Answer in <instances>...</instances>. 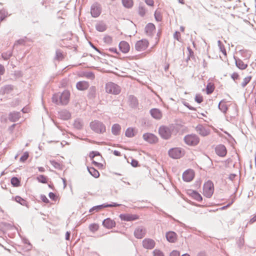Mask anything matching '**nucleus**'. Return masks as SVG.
<instances>
[{"label":"nucleus","mask_w":256,"mask_h":256,"mask_svg":"<svg viewBox=\"0 0 256 256\" xmlns=\"http://www.w3.org/2000/svg\"><path fill=\"white\" fill-rule=\"evenodd\" d=\"M70 92L65 90L62 93L55 94L52 97V102L57 105H66L70 100Z\"/></svg>","instance_id":"1"},{"label":"nucleus","mask_w":256,"mask_h":256,"mask_svg":"<svg viewBox=\"0 0 256 256\" xmlns=\"http://www.w3.org/2000/svg\"><path fill=\"white\" fill-rule=\"evenodd\" d=\"M90 128L97 134H103L106 132V126L101 122L94 120L90 124Z\"/></svg>","instance_id":"2"},{"label":"nucleus","mask_w":256,"mask_h":256,"mask_svg":"<svg viewBox=\"0 0 256 256\" xmlns=\"http://www.w3.org/2000/svg\"><path fill=\"white\" fill-rule=\"evenodd\" d=\"M105 88L106 92L114 95L118 94L121 92L120 87L112 82L106 83Z\"/></svg>","instance_id":"3"},{"label":"nucleus","mask_w":256,"mask_h":256,"mask_svg":"<svg viewBox=\"0 0 256 256\" xmlns=\"http://www.w3.org/2000/svg\"><path fill=\"white\" fill-rule=\"evenodd\" d=\"M204 194L206 198H210L214 192V186L212 182L210 180L206 182L203 187Z\"/></svg>","instance_id":"4"},{"label":"nucleus","mask_w":256,"mask_h":256,"mask_svg":"<svg viewBox=\"0 0 256 256\" xmlns=\"http://www.w3.org/2000/svg\"><path fill=\"white\" fill-rule=\"evenodd\" d=\"M184 141L188 145L195 146L198 144L200 139L196 134H190L184 137Z\"/></svg>","instance_id":"5"},{"label":"nucleus","mask_w":256,"mask_h":256,"mask_svg":"<svg viewBox=\"0 0 256 256\" xmlns=\"http://www.w3.org/2000/svg\"><path fill=\"white\" fill-rule=\"evenodd\" d=\"M158 132L160 136L164 140L169 139L172 136L170 129L166 126H161L159 128Z\"/></svg>","instance_id":"6"},{"label":"nucleus","mask_w":256,"mask_h":256,"mask_svg":"<svg viewBox=\"0 0 256 256\" xmlns=\"http://www.w3.org/2000/svg\"><path fill=\"white\" fill-rule=\"evenodd\" d=\"M169 156L174 159L180 158L184 155L182 149L180 148H170L168 152Z\"/></svg>","instance_id":"7"},{"label":"nucleus","mask_w":256,"mask_h":256,"mask_svg":"<svg viewBox=\"0 0 256 256\" xmlns=\"http://www.w3.org/2000/svg\"><path fill=\"white\" fill-rule=\"evenodd\" d=\"M149 42L146 39H142L138 41L135 44V48L136 50L141 52L144 50L148 46Z\"/></svg>","instance_id":"8"},{"label":"nucleus","mask_w":256,"mask_h":256,"mask_svg":"<svg viewBox=\"0 0 256 256\" xmlns=\"http://www.w3.org/2000/svg\"><path fill=\"white\" fill-rule=\"evenodd\" d=\"M102 8L100 4L95 3L91 6L90 13L93 18L98 17L101 14Z\"/></svg>","instance_id":"9"},{"label":"nucleus","mask_w":256,"mask_h":256,"mask_svg":"<svg viewBox=\"0 0 256 256\" xmlns=\"http://www.w3.org/2000/svg\"><path fill=\"white\" fill-rule=\"evenodd\" d=\"M194 177V173L192 170H186L182 174V179L184 182H191Z\"/></svg>","instance_id":"10"},{"label":"nucleus","mask_w":256,"mask_h":256,"mask_svg":"<svg viewBox=\"0 0 256 256\" xmlns=\"http://www.w3.org/2000/svg\"><path fill=\"white\" fill-rule=\"evenodd\" d=\"M142 137L146 141L150 144H155L158 141L157 136L151 133H145Z\"/></svg>","instance_id":"11"},{"label":"nucleus","mask_w":256,"mask_h":256,"mask_svg":"<svg viewBox=\"0 0 256 256\" xmlns=\"http://www.w3.org/2000/svg\"><path fill=\"white\" fill-rule=\"evenodd\" d=\"M119 216L122 220L126 222L134 221L138 219L139 218L138 216L136 214H120Z\"/></svg>","instance_id":"12"},{"label":"nucleus","mask_w":256,"mask_h":256,"mask_svg":"<svg viewBox=\"0 0 256 256\" xmlns=\"http://www.w3.org/2000/svg\"><path fill=\"white\" fill-rule=\"evenodd\" d=\"M216 154L220 156L224 157L226 156L227 150L226 146L223 144H219L215 148Z\"/></svg>","instance_id":"13"},{"label":"nucleus","mask_w":256,"mask_h":256,"mask_svg":"<svg viewBox=\"0 0 256 256\" xmlns=\"http://www.w3.org/2000/svg\"><path fill=\"white\" fill-rule=\"evenodd\" d=\"M196 132L201 136H205L210 134V130L202 124H198L196 128Z\"/></svg>","instance_id":"14"},{"label":"nucleus","mask_w":256,"mask_h":256,"mask_svg":"<svg viewBox=\"0 0 256 256\" xmlns=\"http://www.w3.org/2000/svg\"><path fill=\"white\" fill-rule=\"evenodd\" d=\"M146 233V228L142 226H140L135 230L134 232V236L136 238L141 239L144 236Z\"/></svg>","instance_id":"15"},{"label":"nucleus","mask_w":256,"mask_h":256,"mask_svg":"<svg viewBox=\"0 0 256 256\" xmlns=\"http://www.w3.org/2000/svg\"><path fill=\"white\" fill-rule=\"evenodd\" d=\"M155 244V242L150 238H145L142 240V246L146 249H152L154 247Z\"/></svg>","instance_id":"16"},{"label":"nucleus","mask_w":256,"mask_h":256,"mask_svg":"<svg viewBox=\"0 0 256 256\" xmlns=\"http://www.w3.org/2000/svg\"><path fill=\"white\" fill-rule=\"evenodd\" d=\"M116 225V222L110 218H106L102 222V226L108 229H110L115 227Z\"/></svg>","instance_id":"17"},{"label":"nucleus","mask_w":256,"mask_h":256,"mask_svg":"<svg viewBox=\"0 0 256 256\" xmlns=\"http://www.w3.org/2000/svg\"><path fill=\"white\" fill-rule=\"evenodd\" d=\"M156 29V26L154 24L150 22L148 23L144 28L145 32L146 35L150 36H153V32Z\"/></svg>","instance_id":"18"},{"label":"nucleus","mask_w":256,"mask_h":256,"mask_svg":"<svg viewBox=\"0 0 256 256\" xmlns=\"http://www.w3.org/2000/svg\"><path fill=\"white\" fill-rule=\"evenodd\" d=\"M120 50L123 53L126 54L130 50V46L128 43L126 41H122L120 42L119 45Z\"/></svg>","instance_id":"19"},{"label":"nucleus","mask_w":256,"mask_h":256,"mask_svg":"<svg viewBox=\"0 0 256 256\" xmlns=\"http://www.w3.org/2000/svg\"><path fill=\"white\" fill-rule=\"evenodd\" d=\"M150 114L156 120H160L162 117L161 111L156 108H152L150 110Z\"/></svg>","instance_id":"20"},{"label":"nucleus","mask_w":256,"mask_h":256,"mask_svg":"<svg viewBox=\"0 0 256 256\" xmlns=\"http://www.w3.org/2000/svg\"><path fill=\"white\" fill-rule=\"evenodd\" d=\"M166 236L168 242H174L176 240L177 234L174 232L170 231L166 233Z\"/></svg>","instance_id":"21"},{"label":"nucleus","mask_w":256,"mask_h":256,"mask_svg":"<svg viewBox=\"0 0 256 256\" xmlns=\"http://www.w3.org/2000/svg\"><path fill=\"white\" fill-rule=\"evenodd\" d=\"M234 59L236 66L238 68L242 70H245L247 68L248 64H244L242 60H241L240 58L234 56Z\"/></svg>","instance_id":"22"},{"label":"nucleus","mask_w":256,"mask_h":256,"mask_svg":"<svg viewBox=\"0 0 256 256\" xmlns=\"http://www.w3.org/2000/svg\"><path fill=\"white\" fill-rule=\"evenodd\" d=\"M128 102L130 106L132 108H136L138 104V102L137 98L132 95H130L129 96Z\"/></svg>","instance_id":"23"},{"label":"nucleus","mask_w":256,"mask_h":256,"mask_svg":"<svg viewBox=\"0 0 256 256\" xmlns=\"http://www.w3.org/2000/svg\"><path fill=\"white\" fill-rule=\"evenodd\" d=\"M20 117V112H12L8 114V120L12 122H17Z\"/></svg>","instance_id":"24"},{"label":"nucleus","mask_w":256,"mask_h":256,"mask_svg":"<svg viewBox=\"0 0 256 256\" xmlns=\"http://www.w3.org/2000/svg\"><path fill=\"white\" fill-rule=\"evenodd\" d=\"M58 116L60 118L66 120L70 118L71 114L66 110H63L58 112Z\"/></svg>","instance_id":"25"},{"label":"nucleus","mask_w":256,"mask_h":256,"mask_svg":"<svg viewBox=\"0 0 256 256\" xmlns=\"http://www.w3.org/2000/svg\"><path fill=\"white\" fill-rule=\"evenodd\" d=\"M89 87V84L86 81H80L76 84V88L80 90H84Z\"/></svg>","instance_id":"26"},{"label":"nucleus","mask_w":256,"mask_h":256,"mask_svg":"<svg viewBox=\"0 0 256 256\" xmlns=\"http://www.w3.org/2000/svg\"><path fill=\"white\" fill-rule=\"evenodd\" d=\"M189 194L196 200L198 202H202V196L196 190H190Z\"/></svg>","instance_id":"27"},{"label":"nucleus","mask_w":256,"mask_h":256,"mask_svg":"<svg viewBox=\"0 0 256 256\" xmlns=\"http://www.w3.org/2000/svg\"><path fill=\"white\" fill-rule=\"evenodd\" d=\"M96 96V88L95 86H91L88 94V97L89 99L94 100Z\"/></svg>","instance_id":"28"},{"label":"nucleus","mask_w":256,"mask_h":256,"mask_svg":"<svg viewBox=\"0 0 256 256\" xmlns=\"http://www.w3.org/2000/svg\"><path fill=\"white\" fill-rule=\"evenodd\" d=\"M121 130V126L118 124H115L112 127V132L114 136H118Z\"/></svg>","instance_id":"29"},{"label":"nucleus","mask_w":256,"mask_h":256,"mask_svg":"<svg viewBox=\"0 0 256 256\" xmlns=\"http://www.w3.org/2000/svg\"><path fill=\"white\" fill-rule=\"evenodd\" d=\"M218 109L224 114H226L228 110V107L226 104L224 100H222L218 105Z\"/></svg>","instance_id":"30"},{"label":"nucleus","mask_w":256,"mask_h":256,"mask_svg":"<svg viewBox=\"0 0 256 256\" xmlns=\"http://www.w3.org/2000/svg\"><path fill=\"white\" fill-rule=\"evenodd\" d=\"M88 170L89 173L94 178H98L100 176L98 171L93 167H88Z\"/></svg>","instance_id":"31"},{"label":"nucleus","mask_w":256,"mask_h":256,"mask_svg":"<svg viewBox=\"0 0 256 256\" xmlns=\"http://www.w3.org/2000/svg\"><path fill=\"white\" fill-rule=\"evenodd\" d=\"M135 128H128L126 129L125 136L128 138H132L136 136Z\"/></svg>","instance_id":"32"},{"label":"nucleus","mask_w":256,"mask_h":256,"mask_svg":"<svg viewBox=\"0 0 256 256\" xmlns=\"http://www.w3.org/2000/svg\"><path fill=\"white\" fill-rule=\"evenodd\" d=\"M107 26L103 22H100L96 25V30L100 32H103L106 30Z\"/></svg>","instance_id":"33"},{"label":"nucleus","mask_w":256,"mask_h":256,"mask_svg":"<svg viewBox=\"0 0 256 256\" xmlns=\"http://www.w3.org/2000/svg\"><path fill=\"white\" fill-rule=\"evenodd\" d=\"M123 6L127 8H130L133 6V0H122Z\"/></svg>","instance_id":"34"},{"label":"nucleus","mask_w":256,"mask_h":256,"mask_svg":"<svg viewBox=\"0 0 256 256\" xmlns=\"http://www.w3.org/2000/svg\"><path fill=\"white\" fill-rule=\"evenodd\" d=\"M14 200L17 202L18 203H19L22 206H27V202L26 201L20 197V196H16L14 198Z\"/></svg>","instance_id":"35"},{"label":"nucleus","mask_w":256,"mask_h":256,"mask_svg":"<svg viewBox=\"0 0 256 256\" xmlns=\"http://www.w3.org/2000/svg\"><path fill=\"white\" fill-rule=\"evenodd\" d=\"M11 184L14 187H18L20 184V180L16 176H13L10 180Z\"/></svg>","instance_id":"36"},{"label":"nucleus","mask_w":256,"mask_h":256,"mask_svg":"<svg viewBox=\"0 0 256 256\" xmlns=\"http://www.w3.org/2000/svg\"><path fill=\"white\" fill-rule=\"evenodd\" d=\"M83 125L82 121L80 119H76L75 120L74 124V128H76L77 130L82 129Z\"/></svg>","instance_id":"37"},{"label":"nucleus","mask_w":256,"mask_h":256,"mask_svg":"<svg viewBox=\"0 0 256 256\" xmlns=\"http://www.w3.org/2000/svg\"><path fill=\"white\" fill-rule=\"evenodd\" d=\"M36 180L42 184H46L48 182V178L43 174H40L36 177Z\"/></svg>","instance_id":"38"},{"label":"nucleus","mask_w":256,"mask_h":256,"mask_svg":"<svg viewBox=\"0 0 256 256\" xmlns=\"http://www.w3.org/2000/svg\"><path fill=\"white\" fill-rule=\"evenodd\" d=\"M138 13L142 17L144 16L146 14V9L142 4H140L139 5Z\"/></svg>","instance_id":"39"},{"label":"nucleus","mask_w":256,"mask_h":256,"mask_svg":"<svg viewBox=\"0 0 256 256\" xmlns=\"http://www.w3.org/2000/svg\"><path fill=\"white\" fill-rule=\"evenodd\" d=\"M252 76H248L245 78L242 83L241 84V86L242 88H244L250 82V80H252Z\"/></svg>","instance_id":"40"},{"label":"nucleus","mask_w":256,"mask_h":256,"mask_svg":"<svg viewBox=\"0 0 256 256\" xmlns=\"http://www.w3.org/2000/svg\"><path fill=\"white\" fill-rule=\"evenodd\" d=\"M218 46L219 47V48H220V50L222 52V53L224 56H226V50L225 49L224 45L222 44L221 41L220 40H218Z\"/></svg>","instance_id":"41"},{"label":"nucleus","mask_w":256,"mask_h":256,"mask_svg":"<svg viewBox=\"0 0 256 256\" xmlns=\"http://www.w3.org/2000/svg\"><path fill=\"white\" fill-rule=\"evenodd\" d=\"M8 16V12L4 10H0V22L3 21Z\"/></svg>","instance_id":"42"},{"label":"nucleus","mask_w":256,"mask_h":256,"mask_svg":"<svg viewBox=\"0 0 256 256\" xmlns=\"http://www.w3.org/2000/svg\"><path fill=\"white\" fill-rule=\"evenodd\" d=\"M214 90V87L212 84H208L206 87V92L208 94H211Z\"/></svg>","instance_id":"43"},{"label":"nucleus","mask_w":256,"mask_h":256,"mask_svg":"<svg viewBox=\"0 0 256 256\" xmlns=\"http://www.w3.org/2000/svg\"><path fill=\"white\" fill-rule=\"evenodd\" d=\"M99 226L97 224H92L89 226V229L92 232H95L98 230Z\"/></svg>","instance_id":"44"},{"label":"nucleus","mask_w":256,"mask_h":256,"mask_svg":"<svg viewBox=\"0 0 256 256\" xmlns=\"http://www.w3.org/2000/svg\"><path fill=\"white\" fill-rule=\"evenodd\" d=\"M12 52H7L6 53L2 54V56L4 60H8L12 56Z\"/></svg>","instance_id":"45"},{"label":"nucleus","mask_w":256,"mask_h":256,"mask_svg":"<svg viewBox=\"0 0 256 256\" xmlns=\"http://www.w3.org/2000/svg\"><path fill=\"white\" fill-rule=\"evenodd\" d=\"M84 76L88 78L90 80H94L95 78L94 74L92 72H86Z\"/></svg>","instance_id":"46"},{"label":"nucleus","mask_w":256,"mask_h":256,"mask_svg":"<svg viewBox=\"0 0 256 256\" xmlns=\"http://www.w3.org/2000/svg\"><path fill=\"white\" fill-rule=\"evenodd\" d=\"M64 56L60 50H56V59L60 60H62Z\"/></svg>","instance_id":"47"},{"label":"nucleus","mask_w":256,"mask_h":256,"mask_svg":"<svg viewBox=\"0 0 256 256\" xmlns=\"http://www.w3.org/2000/svg\"><path fill=\"white\" fill-rule=\"evenodd\" d=\"M108 208V206L106 205V204H102L93 206V209H95L96 212H98L100 210H101L102 209L104 208Z\"/></svg>","instance_id":"48"},{"label":"nucleus","mask_w":256,"mask_h":256,"mask_svg":"<svg viewBox=\"0 0 256 256\" xmlns=\"http://www.w3.org/2000/svg\"><path fill=\"white\" fill-rule=\"evenodd\" d=\"M154 18L157 22H160L162 20V16L160 12L156 10L154 14Z\"/></svg>","instance_id":"49"},{"label":"nucleus","mask_w":256,"mask_h":256,"mask_svg":"<svg viewBox=\"0 0 256 256\" xmlns=\"http://www.w3.org/2000/svg\"><path fill=\"white\" fill-rule=\"evenodd\" d=\"M29 156V154L28 152L24 153L22 156L20 158V161L22 162H25Z\"/></svg>","instance_id":"50"},{"label":"nucleus","mask_w":256,"mask_h":256,"mask_svg":"<svg viewBox=\"0 0 256 256\" xmlns=\"http://www.w3.org/2000/svg\"><path fill=\"white\" fill-rule=\"evenodd\" d=\"M50 162L52 166H53L55 168L60 170L61 166L60 163L54 160H50Z\"/></svg>","instance_id":"51"},{"label":"nucleus","mask_w":256,"mask_h":256,"mask_svg":"<svg viewBox=\"0 0 256 256\" xmlns=\"http://www.w3.org/2000/svg\"><path fill=\"white\" fill-rule=\"evenodd\" d=\"M101 156L100 152L98 151H92L90 153L89 156L91 160H92L95 156Z\"/></svg>","instance_id":"52"},{"label":"nucleus","mask_w":256,"mask_h":256,"mask_svg":"<svg viewBox=\"0 0 256 256\" xmlns=\"http://www.w3.org/2000/svg\"><path fill=\"white\" fill-rule=\"evenodd\" d=\"M194 100L198 104H200L203 101V98L200 94H196Z\"/></svg>","instance_id":"53"},{"label":"nucleus","mask_w":256,"mask_h":256,"mask_svg":"<svg viewBox=\"0 0 256 256\" xmlns=\"http://www.w3.org/2000/svg\"><path fill=\"white\" fill-rule=\"evenodd\" d=\"M104 42L106 44H111L112 41V38L110 36H106L104 38Z\"/></svg>","instance_id":"54"},{"label":"nucleus","mask_w":256,"mask_h":256,"mask_svg":"<svg viewBox=\"0 0 256 256\" xmlns=\"http://www.w3.org/2000/svg\"><path fill=\"white\" fill-rule=\"evenodd\" d=\"M25 42H26V40L24 38L19 39L15 42V43L14 44V46H16V45H18V44L24 45Z\"/></svg>","instance_id":"55"},{"label":"nucleus","mask_w":256,"mask_h":256,"mask_svg":"<svg viewBox=\"0 0 256 256\" xmlns=\"http://www.w3.org/2000/svg\"><path fill=\"white\" fill-rule=\"evenodd\" d=\"M154 256H164L163 252L159 250H154L153 251Z\"/></svg>","instance_id":"56"},{"label":"nucleus","mask_w":256,"mask_h":256,"mask_svg":"<svg viewBox=\"0 0 256 256\" xmlns=\"http://www.w3.org/2000/svg\"><path fill=\"white\" fill-rule=\"evenodd\" d=\"M13 89V86L11 85H6L4 87V91L5 92L8 93Z\"/></svg>","instance_id":"57"},{"label":"nucleus","mask_w":256,"mask_h":256,"mask_svg":"<svg viewBox=\"0 0 256 256\" xmlns=\"http://www.w3.org/2000/svg\"><path fill=\"white\" fill-rule=\"evenodd\" d=\"M174 39L180 41V34L179 32L176 31L174 34Z\"/></svg>","instance_id":"58"},{"label":"nucleus","mask_w":256,"mask_h":256,"mask_svg":"<svg viewBox=\"0 0 256 256\" xmlns=\"http://www.w3.org/2000/svg\"><path fill=\"white\" fill-rule=\"evenodd\" d=\"M40 199L44 202L46 204H48L50 202V200H48V199L44 194L40 195Z\"/></svg>","instance_id":"59"},{"label":"nucleus","mask_w":256,"mask_h":256,"mask_svg":"<svg viewBox=\"0 0 256 256\" xmlns=\"http://www.w3.org/2000/svg\"><path fill=\"white\" fill-rule=\"evenodd\" d=\"M239 248H241L244 244V239L240 238L236 242Z\"/></svg>","instance_id":"60"},{"label":"nucleus","mask_w":256,"mask_h":256,"mask_svg":"<svg viewBox=\"0 0 256 256\" xmlns=\"http://www.w3.org/2000/svg\"><path fill=\"white\" fill-rule=\"evenodd\" d=\"M131 165L134 168H136L138 166V162L136 160L132 158Z\"/></svg>","instance_id":"61"},{"label":"nucleus","mask_w":256,"mask_h":256,"mask_svg":"<svg viewBox=\"0 0 256 256\" xmlns=\"http://www.w3.org/2000/svg\"><path fill=\"white\" fill-rule=\"evenodd\" d=\"M48 196L50 197V198L53 200H56V194L52 192H50L49 194H48Z\"/></svg>","instance_id":"62"},{"label":"nucleus","mask_w":256,"mask_h":256,"mask_svg":"<svg viewBox=\"0 0 256 256\" xmlns=\"http://www.w3.org/2000/svg\"><path fill=\"white\" fill-rule=\"evenodd\" d=\"M184 104L186 107L188 108L189 110H196V108H194V107L191 106L189 103L188 102H184Z\"/></svg>","instance_id":"63"},{"label":"nucleus","mask_w":256,"mask_h":256,"mask_svg":"<svg viewBox=\"0 0 256 256\" xmlns=\"http://www.w3.org/2000/svg\"><path fill=\"white\" fill-rule=\"evenodd\" d=\"M170 256H180V253L178 251L174 250L170 252Z\"/></svg>","instance_id":"64"}]
</instances>
